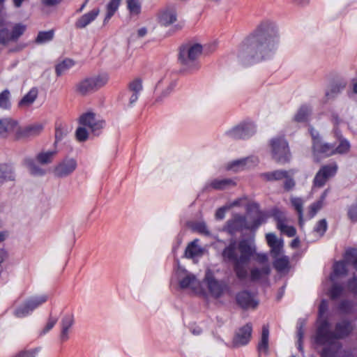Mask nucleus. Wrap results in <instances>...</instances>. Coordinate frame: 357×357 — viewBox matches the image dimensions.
Returning a JSON list of instances; mask_svg holds the SVG:
<instances>
[{
    "instance_id": "nucleus-40",
    "label": "nucleus",
    "mask_w": 357,
    "mask_h": 357,
    "mask_svg": "<svg viewBox=\"0 0 357 357\" xmlns=\"http://www.w3.org/2000/svg\"><path fill=\"white\" fill-rule=\"evenodd\" d=\"M56 151L41 152L36 156L37 161L41 165H47L52 162Z\"/></svg>"
},
{
    "instance_id": "nucleus-13",
    "label": "nucleus",
    "mask_w": 357,
    "mask_h": 357,
    "mask_svg": "<svg viewBox=\"0 0 357 357\" xmlns=\"http://www.w3.org/2000/svg\"><path fill=\"white\" fill-rule=\"evenodd\" d=\"M244 229H248L250 227L247 224L245 217L239 214L233 215L232 218L227 222L224 227V230L230 234H234Z\"/></svg>"
},
{
    "instance_id": "nucleus-64",
    "label": "nucleus",
    "mask_w": 357,
    "mask_h": 357,
    "mask_svg": "<svg viewBox=\"0 0 357 357\" xmlns=\"http://www.w3.org/2000/svg\"><path fill=\"white\" fill-rule=\"evenodd\" d=\"M262 221L260 218H258L257 220H255V222H254V225L253 226H250L251 230L252 229H256L261 224Z\"/></svg>"
},
{
    "instance_id": "nucleus-14",
    "label": "nucleus",
    "mask_w": 357,
    "mask_h": 357,
    "mask_svg": "<svg viewBox=\"0 0 357 357\" xmlns=\"http://www.w3.org/2000/svg\"><path fill=\"white\" fill-rule=\"evenodd\" d=\"M79 123L84 127L89 128L95 135H98L99 131L103 128L105 122L96 120L93 113L87 112L80 116Z\"/></svg>"
},
{
    "instance_id": "nucleus-10",
    "label": "nucleus",
    "mask_w": 357,
    "mask_h": 357,
    "mask_svg": "<svg viewBox=\"0 0 357 357\" xmlns=\"http://www.w3.org/2000/svg\"><path fill=\"white\" fill-rule=\"evenodd\" d=\"M26 26L22 24H16L11 31L3 25H0V44L6 45L10 42H16L23 35Z\"/></svg>"
},
{
    "instance_id": "nucleus-33",
    "label": "nucleus",
    "mask_w": 357,
    "mask_h": 357,
    "mask_svg": "<svg viewBox=\"0 0 357 357\" xmlns=\"http://www.w3.org/2000/svg\"><path fill=\"white\" fill-rule=\"evenodd\" d=\"M287 172L285 170H275L262 174L261 176L268 181L282 180L287 176Z\"/></svg>"
},
{
    "instance_id": "nucleus-1",
    "label": "nucleus",
    "mask_w": 357,
    "mask_h": 357,
    "mask_svg": "<svg viewBox=\"0 0 357 357\" xmlns=\"http://www.w3.org/2000/svg\"><path fill=\"white\" fill-rule=\"evenodd\" d=\"M278 43V33L272 22H263L246 38L238 58L243 66H250L271 58Z\"/></svg>"
},
{
    "instance_id": "nucleus-25",
    "label": "nucleus",
    "mask_w": 357,
    "mask_h": 357,
    "mask_svg": "<svg viewBox=\"0 0 357 357\" xmlns=\"http://www.w3.org/2000/svg\"><path fill=\"white\" fill-rule=\"evenodd\" d=\"M100 13L98 8H94L90 12L81 16L75 22V26L78 29H83L91 23L97 17Z\"/></svg>"
},
{
    "instance_id": "nucleus-41",
    "label": "nucleus",
    "mask_w": 357,
    "mask_h": 357,
    "mask_svg": "<svg viewBox=\"0 0 357 357\" xmlns=\"http://www.w3.org/2000/svg\"><path fill=\"white\" fill-rule=\"evenodd\" d=\"M24 163L32 175L42 176L45 174V172L39 167L32 159H26Z\"/></svg>"
},
{
    "instance_id": "nucleus-39",
    "label": "nucleus",
    "mask_w": 357,
    "mask_h": 357,
    "mask_svg": "<svg viewBox=\"0 0 357 357\" xmlns=\"http://www.w3.org/2000/svg\"><path fill=\"white\" fill-rule=\"evenodd\" d=\"M252 160L250 158H242L240 160H234L227 165V169L238 172L243 169L248 162Z\"/></svg>"
},
{
    "instance_id": "nucleus-34",
    "label": "nucleus",
    "mask_w": 357,
    "mask_h": 357,
    "mask_svg": "<svg viewBox=\"0 0 357 357\" xmlns=\"http://www.w3.org/2000/svg\"><path fill=\"white\" fill-rule=\"evenodd\" d=\"M75 65V61L70 59H66L55 67V72L57 76L65 74L70 68Z\"/></svg>"
},
{
    "instance_id": "nucleus-18",
    "label": "nucleus",
    "mask_w": 357,
    "mask_h": 357,
    "mask_svg": "<svg viewBox=\"0 0 357 357\" xmlns=\"http://www.w3.org/2000/svg\"><path fill=\"white\" fill-rule=\"evenodd\" d=\"M20 126L16 121L11 119L0 120V136L6 137L10 135L15 134L18 137Z\"/></svg>"
},
{
    "instance_id": "nucleus-3",
    "label": "nucleus",
    "mask_w": 357,
    "mask_h": 357,
    "mask_svg": "<svg viewBox=\"0 0 357 357\" xmlns=\"http://www.w3.org/2000/svg\"><path fill=\"white\" fill-rule=\"evenodd\" d=\"M254 243L248 240H241L237 244L236 241L230 243L222 250V256L225 261L234 264V270L238 278L243 280L248 275L245 265L255 254Z\"/></svg>"
},
{
    "instance_id": "nucleus-55",
    "label": "nucleus",
    "mask_w": 357,
    "mask_h": 357,
    "mask_svg": "<svg viewBox=\"0 0 357 357\" xmlns=\"http://www.w3.org/2000/svg\"><path fill=\"white\" fill-rule=\"evenodd\" d=\"M195 229L201 233V234H206V235H208L209 234V231L207 228V226L204 223V222H198L195 225Z\"/></svg>"
},
{
    "instance_id": "nucleus-15",
    "label": "nucleus",
    "mask_w": 357,
    "mask_h": 357,
    "mask_svg": "<svg viewBox=\"0 0 357 357\" xmlns=\"http://www.w3.org/2000/svg\"><path fill=\"white\" fill-rule=\"evenodd\" d=\"M77 165L74 158H65L55 167L54 173L58 177H66L75 170Z\"/></svg>"
},
{
    "instance_id": "nucleus-7",
    "label": "nucleus",
    "mask_w": 357,
    "mask_h": 357,
    "mask_svg": "<svg viewBox=\"0 0 357 357\" xmlns=\"http://www.w3.org/2000/svg\"><path fill=\"white\" fill-rule=\"evenodd\" d=\"M203 282L207 287L208 294L215 298H220L229 290L227 283L215 279L210 271L206 273Z\"/></svg>"
},
{
    "instance_id": "nucleus-37",
    "label": "nucleus",
    "mask_w": 357,
    "mask_h": 357,
    "mask_svg": "<svg viewBox=\"0 0 357 357\" xmlns=\"http://www.w3.org/2000/svg\"><path fill=\"white\" fill-rule=\"evenodd\" d=\"M311 112L312 109L310 107L307 105H302L294 116V120L296 122H305L307 120Z\"/></svg>"
},
{
    "instance_id": "nucleus-21",
    "label": "nucleus",
    "mask_w": 357,
    "mask_h": 357,
    "mask_svg": "<svg viewBox=\"0 0 357 357\" xmlns=\"http://www.w3.org/2000/svg\"><path fill=\"white\" fill-rule=\"evenodd\" d=\"M237 303L244 309L255 308L258 302L255 300L253 296L247 291H243L236 295Z\"/></svg>"
},
{
    "instance_id": "nucleus-38",
    "label": "nucleus",
    "mask_w": 357,
    "mask_h": 357,
    "mask_svg": "<svg viewBox=\"0 0 357 357\" xmlns=\"http://www.w3.org/2000/svg\"><path fill=\"white\" fill-rule=\"evenodd\" d=\"M14 175L10 167L3 165L0 166V185L8 180H13Z\"/></svg>"
},
{
    "instance_id": "nucleus-29",
    "label": "nucleus",
    "mask_w": 357,
    "mask_h": 357,
    "mask_svg": "<svg viewBox=\"0 0 357 357\" xmlns=\"http://www.w3.org/2000/svg\"><path fill=\"white\" fill-rule=\"evenodd\" d=\"M197 242L198 240L195 239L188 245L185 251V256L187 258L192 259L202 255L203 249L197 245Z\"/></svg>"
},
{
    "instance_id": "nucleus-46",
    "label": "nucleus",
    "mask_w": 357,
    "mask_h": 357,
    "mask_svg": "<svg viewBox=\"0 0 357 357\" xmlns=\"http://www.w3.org/2000/svg\"><path fill=\"white\" fill-rule=\"evenodd\" d=\"M349 142L346 139H342L339 145L337 147L335 146V155L347 153L349 151Z\"/></svg>"
},
{
    "instance_id": "nucleus-19",
    "label": "nucleus",
    "mask_w": 357,
    "mask_h": 357,
    "mask_svg": "<svg viewBox=\"0 0 357 357\" xmlns=\"http://www.w3.org/2000/svg\"><path fill=\"white\" fill-rule=\"evenodd\" d=\"M266 239L268 246L271 248V254L273 257L280 256L283 250V241L277 238L273 233H268L266 235Z\"/></svg>"
},
{
    "instance_id": "nucleus-27",
    "label": "nucleus",
    "mask_w": 357,
    "mask_h": 357,
    "mask_svg": "<svg viewBox=\"0 0 357 357\" xmlns=\"http://www.w3.org/2000/svg\"><path fill=\"white\" fill-rule=\"evenodd\" d=\"M269 328L268 326H263L261 339L258 344V351L260 354H267L269 349Z\"/></svg>"
},
{
    "instance_id": "nucleus-17",
    "label": "nucleus",
    "mask_w": 357,
    "mask_h": 357,
    "mask_svg": "<svg viewBox=\"0 0 357 357\" xmlns=\"http://www.w3.org/2000/svg\"><path fill=\"white\" fill-rule=\"evenodd\" d=\"M312 149L316 162H319L317 158L319 155L329 157L335 155V146L332 144L324 142L322 139L319 142H316L315 145H312Z\"/></svg>"
},
{
    "instance_id": "nucleus-62",
    "label": "nucleus",
    "mask_w": 357,
    "mask_h": 357,
    "mask_svg": "<svg viewBox=\"0 0 357 357\" xmlns=\"http://www.w3.org/2000/svg\"><path fill=\"white\" fill-rule=\"evenodd\" d=\"M303 324H301L300 326L298 327V330H297V336H298V348L299 349H301V340L303 337Z\"/></svg>"
},
{
    "instance_id": "nucleus-12",
    "label": "nucleus",
    "mask_w": 357,
    "mask_h": 357,
    "mask_svg": "<svg viewBox=\"0 0 357 357\" xmlns=\"http://www.w3.org/2000/svg\"><path fill=\"white\" fill-rule=\"evenodd\" d=\"M252 332V326L251 324H247L240 328L234 336L231 347L237 348L248 344L251 339Z\"/></svg>"
},
{
    "instance_id": "nucleus-24",
    "label": "nucleus",
    "mask_w": 357,
    "mask_h": 357,
    "mask_svg": "<svg viewBox=\"0 0 357 357\" xmlns=\"http://www.w3.org/2000/svg\"><path fill=\"white\" fill-rule=\"evenodd\" d=\"M329 192V188L326 189L321 195L319 200L312 203L309 206L308 211L307 213V218L308 219H312V218H314L317 213L324 206L326 198L328 196Z\"/></svg>"
},
{
    "instance_id": "nucleus-22",
    "label": "nucleus",
    "mask_w": 357,
    "mask_h": 357,
    "mask_svg": "<svg viewBox=\"0 0 357 357\" xmlns=\"http://www.w3.org/2000/svg\"><path fill=\"white\" fill-rule=\"evenodd\" d=\"M74 324V317L73 314H66L61 321L60 340L62 342L69 339V330Z\"/></svg>"
},
{
    "instance_id": "nucleus-28",
    "label": "nucleus",
    "mask_w": 357,
    "mask_h": 357,
    "mask_svg": "<svg viewBox=\"0 0 357 357\" xmlns=\"http://www.w3.org/2000/svg\"><path fill=\"white\" fill-rule=\"evenodd\" d=\"M347 82L344 79L337 80L334 82L330 89L326 92V96L328 98H333L338 93L342 91L347 86Z\"/></svg>"
},
{
    "instance_id": "nucleus-45",
    "label": "nucleus",
    "mask_w": 357,
    "mask_h": 357,
    "mask_svg": "<svg viewBox=\"0 0 357 357\" xmlns=\"http://www.w3.org/2000/svg\"><path fill=\"white\" fill-rule=\"evenodd\" d=\"M121 0H112L107 5V12L105 21L109 20L119 8Z\"/></svg>"
},
{
    "instance_id": "nucleus-43",
    "label": "nucleus",
    "mask_w": 357,
    "mask_h": 357,
    "mask_svg": "<svg viewBox=\"0 0 357 357\" xmlns=\"http://www.w3.org/2000/svg\"><path fill=\"white\" fill-rule=\"evenodd\" d=\"M10 91L8 89L3 91L0 93V108L8 109L10 108L11 102L10 99Z\"/></svg>"
},
{
    "instance_id": "nucleus-42",
    "label": "nucleus",
    "mask_w": 357,
    "mask_h": 357,
    "mask_svg": "<svg viewBox=\"0 0 357 357\" xmlns=\"http://www.w3.org/2000/svg\"><path fill=\"white\" fill-rule=\"evenodd\" d=\"M279 257L280 256L275 257V260L273 262V266L278 271H283L287 268L289 266V258L286 256Z\"/></svg>"
},
{
    "instance_id": "nucleus-48",
    "label": "nucleus",
    "mask_w": 357,
    "mask_h": 357,
    "mask_svg": "<svg viewBox=\"0 0 357 357\" xmlns=\"http://www.w3.org/2000/svg\"><path fill=\"white\" fill-rule=\"evenodd\" d=\"M57 322V319L54 318L52 317H50L46 325L44 326V328L40 331L39 335L42 336L47 333L51 329L53 328V327L55 326V324Z\"/></svg>"
},
{
    "instance_id": "nucleus-53",
    "label": "nucleus",
    "mask_w": 357,
    "mask_h": 357,
    "mask_svg": "<svg viewBox=\"0 0 357 357\" xmlns=\"http://www.w3.org/2000/svg\"><path fill=\"white\" fill-rule=\"evenodd\" d=\"M347 215L349 219L352 222H357V204H353L349 207L347 211Z\"/></svg>"
},
{
    "instance_id": "nucleus-58",
    "label": "nucleus",
    "mask_w": 357,
    "mask_h": 357,
    "mask_svg": "<svg viewBox=\"0 0 357 357\" xmlns=\"http://www.w3.org/2000/svg\"><path fill=\"white\" fill-rule=\"evenodd\" d=\"M310 135H311L312 139V145H315L316 142H320L321 138L319 136V134L317 130H315L314 128H310Z\"/></svg>"
},
{
    "instance_id": "nucleus-8",
    "label": "nucleus",
    "mask_w": 357,
    "mask_h": 357,
    "mask_svg": "<svg viewBox=\"0 0 357 357\" xmlns=\"http://www.w3.org/2000/svg\"><path fill=\"white\" fill-rule=\"evenodd\" d=\"M47 295L34 296L27 300L24 304L17 307L13 314L17 318H22L29 315L36 308L47 301Z\"/></svg>"
},
{
    "instance_id": "nucleus-6",
    "label": "nucleus",
    "mask_w": 357,
    "mask_h": 357,
    "mask_svg": "<svg viewBox=\"0 0 357 357\" xmlns=\"http://www.w3.org/2000/svg\"><path fill=\"white\" fill-rule=\"evenodd\" d=\"M270 152L272 159L279 164H285L291 158L289 144L284 137H275L269 141Z\"/></svg>"
},
{
    "instance_id": "nucleus-30",
    "label": "nucleus",
    "mask_w": 357,
    "mask_h": 357,
    "mask_svg": "<svg viewBox=\"0 0 357 357\" xmlns=\"http://www.w3.org/2000/svg\"><path fill=\"white\" fill-rule=\"evenodd\" d=\"M291 203L294 208L296 211L298 216V225L302 228L304 225L303 219V204L304 202L298 197H291Z\"/></svg>"
},
{
    "instance_id": "nucleus-51",
    "label": "nucleus",
    "mask_w": 357,
    "mask_h": 357,
    "mask_svg": "<svg viewBox=\"0 0 357 357\" xmlns=\"http://www.w3.org/2000/svg\"><path fill=\"white\" fill-rule=\"evenodd\" d=\"M68 133V129L61 124L57 125L55 130V142L61 141Z\"/></svg>"
},
{
    "instance_id": "nucleus-36",
    "label": "nucleus",
    "mask_w": 357,
    "mask_h": 357,
    "mask_svg": "<svg viewBox=\"0 0 357 357\" xmlns=\"http://www.w3.org/2000/svg\"><path fill=\"white\" fill-rule=\"evenodd\" d=\"M38 96V90L36 88L31 89L20 101V107H27L31 105Z\"/></svg>"
},
{
    "instance_id": "nucleus-59",
    "label": "nucleus",
    "mask_w": 357,
    "mask_h": 357,
    "mask_svg": "<svg viewBox=\"0 0 357 357\" xmlns=\"http://www.w3.org/2000/svg\"><path fill=\"white\" fill-rule=\"evenodd\" d=\"M285 178L284 188L287 190H291L294 187V185H295L294 181L291 178L289 177L288 174H287V178Z\"/></svg>"
},
{
    "instance_id": "nucleus-50",
    "label": "nucleus",
    "mask_w": 357,
    "mask_h": 357,
    "mask_svg": "<svg viewBox=\"0 0 357 357\" xmlns=\"http://www.w3.org/2000/svg\"><path fill=\"white\" fill-rule=\"evenodd\" d=\"M328 228V224L326 219L320 220L314 228V231L319 234L320 236H323Z\"/></svg>"
},
{
    "instance_id": "nucleus-23",
    "label": "nucleus",
    "mask_w": 357,
    "mask_h": 357,
    "mask_svg": "<svg viewBox=\"0 0 357 357\" xmlns=\"http://www.w3.org/2000/svg\"><path fill=\"white\" fill-rule=\"evenodd\" d=\"M176 12L174 8L167 7L160 13L159 22L167 26L176 21Z\"/></svg>"
},
{
    "instance_id": "nucleus-5",
    "label": "nucleus",
    "mask_w": 357,
    "mask_h": 357,
    "mask_svg": "<svg viewBox=\"0 0 357 357\" xmlns=\"http://www.w3.org/2000/svg\"><path fill=\"white\" fill-rule=\"evenodd\" d=\"M108 80L109 75L107 73L86 77L75 85V92L81 96H87L105 86Z\"/></svg>"
},
{
    "instance_id": "nucleus-31",
    "label": "nucleus",
    "mask_w": 357,
    "mask_h": 357,
    "mask_svg": "<svg viewBox=\"0 0 357 357\" xmlns=\"http://www.w3.org/2000/svg\"><path fill=\"white\" fill-rule=\"evenodd\" d=\"M236 183L230 178H222L213 180L209 186L215 190H222L229 187L234 186Z\"/></svg>"
},
{
    "instance_id": "nucleus-16",
    "label": "nucleus",
    "mask_w": 357,
    "mask_h": 357,
    "mask_svg": "<svg viewBox=\"0 0 357 357\" xmlns=\"http://www.w3.org/2000/svg\"><path fill=\"white\" fill-rule=\"evenodd\" d=\"M255 132V127L252 123L241 124L229 130L228 135L234 139H247Z\"/></svg>"
},
{
    "instance_id": "nucleus-44",
    "label": "nucleus",
    "mask_w": 357,
    "mask_h": 357,
    "mask_svg": "<svg viewBox=\"0 0 357 357\" xmlns=\"http://www.w3.org/2000/svg\"><path fill=\"white\" fill-rule=\"evenodd\" d=\"M54 31L52 30L48 31H40L38 33L36 39V43L43 44L49 42L53 39Z\"/></svg>"
},
{
    "instance_id": "nucleus-57",
    "label": "nucleus",
    "mask_w": 357,
    "mask_h": 357,
    "mask_svg": "<svg viewBox=\"0 0 357 357\" xmlns=\"http://www.w3.org/2000/svg\"><path fill=\"white\" fill-rule=\"evenodd\" d=\"M148 33V29L146 27L143 26L137 29V33L135 35V40L137 39H142L144 38Z\"/></svg>"
},
{
    "instance_id": "nucleus-54",
    "label": "nucleus",
    "mask_w": 357,
    "mask_h": 357,
    "mask_svg": "<svg viewBox=\"0 0 357 357\" xmlns=\"http://www.w3.org/2000/svg\"><path fill=\"white\" fill-rule=\"evenodd\" d=\"M343 291V288L338 284H334L330 290L331 298L335 299L340 297Z\"/></svg>"
},
{
    "instance_id": "nucleus-52",
    "label": "nucleus",
    "mask_w": 357,
    "mask_h": 357,
    "mask_svg": "<svg viewBox=\"0 0 357 357\" xmlns=\"http://www.w3.org/2000/svg\"><path fill=\"white\" fill-rule=\"evenodd\" d=\"M75 135L79 142H84L88 139L89 133L86 127L82 126L77 129Z\"/></svg>"
},
{
    "instance_id": "nucleus-20",
    "label": "nucleus",
    "mask_w": 357,
    "mask_h": 357,
    "mask_svg": "<svg viewBox=\"0 0 357 357\" xmlns=\"http://www.w3.org/2000/svg\"><path fill=\"white\" fill-rule=\"evenodd\" d=\"M174 86V84L169 81L165 79L159 81L155 86V101H162L170 93Z\"/></svg>"
},
{
    "instance_id": "nucleus-60",
    "label": "nucleus",
    "mask_w": 357,
    "mask_h": 357,
    "mask_svg": "<svg viewBox=\"0 0 357 357\" xmlns=\"http://www.w3.org/2000/svg\"><path fill=\"white\" fill-rule=\"evenodd\" d=\"M143 90L142 81L139 78L135 79V100L137 96Z\"/></svg>"
},
{
    "instance_id": "nucleus-47",
    "label": "nucleus",
    "mask_w": 357,
    "mask_h": 357,
    "mask_svg": "<svg viewBox=\"0 0 357 357\" xmlns=\"http://www.w3.org/2000/svg\"><path fill=\"white\" fill-rule=\"evenodd\" d=\"M346 262L344 261H337L333 266V272L336 275H342L347 273Z\"/></svg>"
},
{
    "instance_id": "nucleus-35",
    "label": "nucleus",
    "mask_w": 357,
    "mask_h": 357,
    "mask_svg": "<svg viewBox=\"0 0 357 357\" xmlns=\"http://www.w3.org/2000/svg\"><path fill=\"white\" fill-rule=\"evenodd\" d=\"M271 215L276 221L277 228L282 227L283 224L287 223L288 222L285 212L278 208L272 209Z\"/></svg>"
},
{
    "instance_id": "nucleus-56",
    "label": "nucleus",
    "mask_w": 357,
    "mask_h": 357,
    "mask_svg": "<svg viewBox=\"0 0 357 357\" xmlns=\"http://www.w3.org/2000/svg\"><path fill=\"white\" fill-rule=\"evenodd\" d=\"M348 289L354 294H357V278L356 277H354L348 282Z\"/></svg>"
},
{
    "instance_id": "nucleus-26",
    "label": "nucleus",
    "mask_w": 357,
    "mask_h": 357,
    "mask_svg": "<svg viewBox=\"0 0 357 357\" xmlns=\"http://www.w3.org/2000/svg\"><path fill=\"white\" fill-rule=\"evenodd\" d=\"M43 130V126L41 123H34L20 129L18 132L19 137H30L38 135Z\"/></svg>"
},
{
    "instance_id": "nucleus-11",
    "label": "nucleus",
    "mask_w": 357,
    "mask_h": 357,
    "mask_svg": "<svg viewBox=\"0 0 357 357\" xmlns=\"http://www.w3.org/2000/svg\"><path fill=\"white\" fill-rule=\"evenodd\" d=\"M182 278L180 279L179 285L182 289L189 288L197 294H205V290L202 287L200 282L196 277L185 271H181Z\"/></svg>"
},
{
    "instance_id": "nucleus-2",
    "label": "nucleus",
    "mask_w": 357,
    "mask_h": 357,
    "mask_svg": "<svg viewBox=\"0 0 357 357\" xmlns=\"http://www.w3.org/2000/svg\"><path fill=\"white\" fill-rule=\"evenodd\" d=\"M353 331L351 322L342 321L335 326V331L329 330V324L326 320L323 321L319 326L316 342L321 344H331L329 347L323 349L321 357H354V352L350 349L341 350L339 342H333L335 340L348 336Z\"/></svg>"
},
{
    "instance_id": "nucleus-61",
    "label": "nucleus",
    "mask_w": 357,
    "mask_h": 357,
    "mask_svg": "<svg viewBox=\"0 0 357 357\" xmlns=\"http://www.w3.org/2000/svg\"><path fill=\"white\" fill-rule=\"evenodd\" d=\"M256 260L264 266L267 264L266 262L268 261V257L266 254L259 253L256 255Z\"/></svg>"
},
{
    "instance_id": "nucleus-4",
    "label": "nucleus",
    "mask_w": 357,
    "mask_h": 357,
    "mask_svg": "<svg viewBox=\"0 0 357 357\" xmlns=\"http://www.w3.org/2000/svg\"><path fill=\"white\" fill-rule=\"evenodd\" d=\"M202 52V46L199 44L188 43L180 47L178 61L184 70L193 72L199 67L198 61Z\"/></svg>"
},
{
    "instance_id": "nucleus-32",
    "label": "nucleus",
    "mask_w": 357,
    "mask_h": 357,
    "mask_svg": "<svg viewBox=\"0 0 357 357\" xmlns=\"http://www.w3.org/2000/svg\"><path fill=\"white\" fill-rule=\"evenodd\" d=\"M271 272L270 266L268 264H266L263 266L261 268H253L250 271V278L252 281H257L260 280L264 276H267L269 275Z\"/></svg>"
},
{
    "instance_id": "nucleus-49",
    "label": "nucleus",
    "mask_w": 357,
    "mask_h": 357,
    "mask_svg": "<svg viewBox=\"0 0 357 357\" xmlns=\"http://www.w3.org/2000/svg\"><path fill=\"white\" fill-rule=\"evenodd\" d=\"M281 233L287 235L288 237H293L296 234V230L294 227L288 225L287 223L282 225V227H278Z\"/></svg>"
},
{
    "instance_id": "nucleus-9",
    "label": "nucleus",
    "mask_w": 357,
    "mask_h": 357,
    "mask_svg": "<svg viewBox=\"0 0 357 357\" xmlns=\"http://www.w3.org/2000/svg\"><path fill=\"white\" fill-rule=\"evenodd\" d=\"M337 165L335 162L323 165L317 172L313 179V186L322 188L328 180L334 177L337 172Z\"/></svg>"
},
{
    "instance_id": "nucleus-63",
    "label": "nucleus",
    "mask_w": 357,
    "mask_h": 357,
    "mask_svg": "<svg viewBox=\"0 0 357 357\" xmlns=\"http://www.w3.org/2000/svg\"><path fill=\"white\" fill-rule=\"evenodd\" d=\"M226 207H222L218 208L215 213V218L217 220H222L225 215Z\"/></svg>"
}]
</instances>
